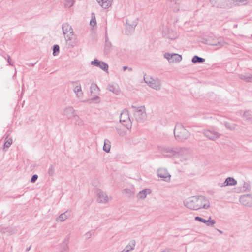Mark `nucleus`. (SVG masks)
<instances>
[{
    "label": "nucleus",
    "instance_id": "obj_1",
    "mask_svg": "<svg viewBox=\"0 0 252 252\" xmlns=\"http://www.w3.org/2000/svg\"><path fill=\"white\" fill-rule=\"evenodd\" d=\"M184 204L187 208L192 210L207 209L210 207L209 201L203 196L189 197L184 201Z\"/></svg>",
    "mask_w": 252,
    "mask_h": 252
},
{
    "label": "nucleus",
    "instance_id": "obj_2",
    "mask_svg": "<svg viewBox=\"0 0 252 252\" xmlns=\"http://www.w3.org/2000/svg\"><path fill=\"white\" fill-rule=\"evenodd\" d=\"M158 150L164 157H171L179 155L186 151L185 149L179 147H171L167 145H158Z\"/></svg>",
    "mask_w": 252,
    "mask_h": 252
},
{
    "label": "nucleus",
    "instance_id": "obj_3",
    "mask_svg": "<svg viewBox=\"0 0 252 252\" xmlns=\"http://www.w3.org/2000/svg\"><path fill=\"white\" fill-rule=\"evenodd\" d=\"M175 138L178 141H184L190 137L189 132L180 123L176 124L174 129Z\"/></svg>",
    "mask_w": 252,
    "mask_h": 252
},
{
    "label": "nucleus",
    "instance_id": "obj_4",
    "mask_svg": "<svg viewBox=\"0 0 252 252\" xmlns=\"http://www.w3.org/2000/svg\"><path fill=\"white\" fill-rule=\"evenodd\" d=\"M64 38L69 46H74L76 43V36L72 27L68 24H64Z\"/></svg>",
    "mask_w": 252,
    "mask_h": 252
},
{
    "label": "nucleus",
    "instance_id": "obj_5",
    "mask_svg": "<svg viewBox=\"0 0 252 252\" xmlns=\"http://www.w3.org/2000/svg\"><path fill=\"white\" fill-rule=\"evenodd\" d=\"M131 108L133 109L132 112L134 118L137 122L139 123L143 122L146 119L147 114L144 106L136 107L132 105Z\"/></svg>",
    "mask_w": 252,
    "mask_h": 252
},
{
    "label": "nucleus",
    "instance_id": "obj_6",
    "mask_svg": "<svg viewBox=\"0 0 252 252\" xmlns=\"http://www.w3.org/2000/svg\"><path fill=\"white\" fill-rule=\"evenodd\" d=\"M144 82L151 88L156 90H160L161 88V81L158 78L146 75L144 77Z\"/></svg>",
    "mask_w": 252,
    "mask_h": 252
},
{
    "label": "nucleus",
    "instance_id": "obj_7",
    "mask_svg": "<svg viewBox=\"0 0 252 252\" xmlns=\"http://www.w3.org/2000/svg\"><path fill=\"white\" fill-rule=\"evenodd\" d=\"M210 3L217 8L227 9L233 6L232 0H210Z\"/></svg>",
    "mask_w": 252,
    "mask_h": 252
},
{
    "label": "nucleus",
    "instance_id": "obj_8",
    "mask_svg": "<svg viewBox=\"0 0 252 252\" xmlns=\"http://www.w3.org/2000/svg\"><path fill=\"white\" fill-rule=\"evenodd\" d=\"M120 122L122 125L126 127V129H129L131 128L132 123L127 111H123L121 113L120 117Z\"/></svg>",
    "mask_w": 252,
    "mask_h": 252
},
{
    "label": "nucleus",
    "instance_id": "obj_9",
    "mask_svg": "<svg viewBox=\"0 0 252 252\" xmlns=\"http://www.w3.org/2000/svg\"><path fill=\"white\" fill-rule=\"evenodd\" d=\"M96 200L99 203L106 204L109 201L110 198L107 194L102 190L96 189L95 190Z\"/></svg>",
    "mask_w": 252,
    "mask_h": 252
},
{
    "label": "nucleus",
    "instance_id": "obj_10",
    "mask_svg": "<svg viewBox=\"0 0 252 252\" xmlns=\"http://www.w3.org/2000/svg\"><path fill=\"white\" fill-rule=\"evenodd\" d=\"M170 9L174 12H178L182 8V0H167Z\"/></svg>",
    "mask_w": 252,
    "mask_h": 252
},
{
    "label": "nucleus",
    "instance_id": "obj_11",
    "mask_svg": "<svg viewBox=\"0 0 252 252\" xmlns=\"http://www.w3.org/2000/svg\"><path fill=\"white\" fill-rule=\"evenodd\" d=\"M164 57L170 63H179L182 60V56L176 53H165Z\"/></svg>",
    "mask_w": 252,
    "mask_h": 252
},
{
    "label": "nucleus",
    "instance_id": "obj_12",
    "mask_svg": "<svg viewBox=\"0 0 252 252\" xmlns=\"http://www.w3.org/2000/svg\"><path fill=\"white\" fill-rule=\"evenodd\" d=\"M91 65L94 66L98 67L104 71L108 72V65L103 61H99L97 59H94V61H91Z\"/></svg>",
    "mask_w": 252,
    "mask_h": 252
},
{
    "label": "nucleus",
    "instance_id": "obj_13",
    "mask_svg": "<svg viewBox=\"0 0 252 252\" xmlns=\"http://www.w3.org/2000/svg\"><path fill=\"white\" fill-rule=\"evenodd\" d=\"M206 44L211 46H216L217 48H220L223 46L226 43L222 39L214 38L211 40H207Z\"/></svg>",
    "mask_w": 252,
    "mask_h": 252
},
{
    "label": "nucleus",
    "instance_id": "obj_14",
    "mask_svg": "<svg viewBox=\"0 0 252 252\" xmlns=\"http://www.w3.org/2000/svg\"><path fill=\"white\" fill-rule=\"evenodd\" d=\"M240 202L243 205L248 207L252 206V195L246 194L242 195L239 198Z\"/></svg>",
    "mask_w": 252,
    "mask_h": 252
},
{
    "label": "nucleus",
    "instance_id": "obj_15",
    "mask_svg": "<svg viewBox=\"0 0 252 252\" xmlns=\"http://www.w3.org/2000/svg\"><path fill=\"white\" fill-rule=\"evenodd\" d=\"M203 133L206 137L212 140H215L216 139L219 138L221 135V134L218 132L210 129L203 130Z\"/></svg>",
    "mask_w": 252,
    "mask_h": 252
},
{
    "label": "nucleus",
    "instance_id": "obj_16",
    "mask_svg": "<svg viewBox=\"0 0 252 252\" xmlns=\"http://www.w3.org/2000/svg\"><path fill=\"white\" fill-rule=\"evenodd\" d=\"M158 176L165 181L168 182L170 180L171 175L165 168H160L157 171Z\"/></svg>",
    "mask_w": 252,
    "mask_h": 252
},
{
    "label": "nucleus",
    "instance_id": "obj_17",
    "mask_svg": "<svg viewBox=\"0 0 252 252\" xmlns=\"http://www.w3.org/2000/svg\"><path fill=\"white\" fill-rule=\"evenodd\" d=\"M194 219L196 221L205 223L206 225L208 226L213 227L214 225L216 223V221L214 220H212L211 216L209 217V219L207 220H205L203 218L199 216L195 217L194 218Z\"/></svg>",
    "mask_w": 252,
    "mask_h": 252
},
{
    "label": "nucleus",
    "instance_id": "obj_18",
    "mask_svg": "<svg viewBox=\"0 0 252 252\" xmlns=\"http://www.w3.org/2000/svg\"><path fill=\"white\" fill-rule=\"evenodd\" d=\"M162 34L164 37L172 40L175 39L177 37V34L174 31L168 28H165L164 30H163Z\"/></svg>",
    "mask_w": 252,
    "mask_h": 252
},
{
    "label": "nucleus",
    "instance_id": "obj_19",
    "mask_svg": "<svg viewBox=\"0 0 252 252\" xmlns=\"http://www.w3.org/2000/svg\"><path fill=\"white\" fill-rule=\"evenodd\" d=\"M151 190L149 189H145L139 191L137 194V197L139 200H144L147 195L151 194Z\"/></svg>",
    "mask_w": 252,
    "mask_h": 252
},
{
    "label": "nucleus",
    "instance_id": "obj_20",
    "mask_svg": "<svg viewBox=\"0 0 252 252\" xmlns=\"http://www.w3.org/2000/svg\"><path fill=\"white\" fill-rule=\"evenodd\" d=\"M99 5L105 9L111 6L113 0H96Z\"/></svg>",
    "mask_w": 252,
    "mask_h": 252
},
{
    "label": "nucleus",
    "instance_id": "obj_21",
    "mask_svg": "<svg viewBox=\"0 0 252 252\" xmlns=\"http://www.w3.org/2000/svg\"><path fill=\"white\" fill-rule=\"evenodd\" d=\"M76 114L75 112V111L73 107H70L68 108H66L64 110V115H66V116L69 118H73Z\"/></svg>",
    "mask_w": 252,
    "mask_h": 252
},
{
    "label": "nucleus",
    "instance_id": "obj_22",
    "mask_svg": "<svg viewBox=\"0 0 252 252\" xmlns=\"http://www.w3.org/2000/svg\"><path fill=\"white\" fill-rule=\"evenodd\" d=\"M107 89L115 94H118L120 92V88L118 85L114 84H109L108 85Z\"/></svg>",
    "mask_w": 252,
    "mask_h": 252
},
{
    "label": "nucleus",
    "instance_id": "obj_23",
    "mask_svg": "<svg viewBox=\"0 0 252 252\" xmlns=\"http://www.w3.org/2000/svg\"><path fill=\"white\" fill-rule=\"evenodd\" d=\"M237 181L233 177H228L225 179V181L224 182V184H225V185H226V186H235L237 184Z\"/></svg>",
    "mask_w": 252,
    "mask_h": 252
},
{
    "label": "nucleus",
    "instance_id": "obj_24",
    "mask_svg": "<svg viewBox=\"0 0 252 252\" xmlns=\"http://www.w3.org/2000/svg\"><path fill=\"white\" fill-rule=\"evenodd\" d=\"M2 232L4 233H7L9 235H12L17 232V230L16 227H9L2 229Z\"/></svg>",
    "mask_w": 252,
    "mask_h": 252
},
{
    "label": "nucleus",
    "instance_id": "obj_25",
    "mask_svg": "<svg viewBox=\"0 0 252 252\" xmlns=\"http://www.w3.org/2000/svg\"><path fill=\"white\" fill-rule=\"evenodd\" d=\"M135 246V241L132 240L129 242L128 245H127L124 248V251L126 252H129V251L133 250Z\"/></svg>",
    "mask_w": 252,
    "mask_h": 252
},
{
    "label": "nucleus",
    "instance_id": "obj_26",
    "mask_svg": "<svg viewBox=\"0 0 252 252\" xmlns=\"http://www.w3.org/2000/svg\"><path fill=\"white\" fill-rule=\"evenodd\" d=\"M112 44L111 42L108 40L107 36L105 37V51L107 53H109L112 48Z\"/></svg>",
    "mask_w": 252,
    "mask_h": 252
},
{
    "label": "nucleus",
    "instance_id": "obj_27",
    "mask_svg": "<svg viewBox=\"0 0 252 252\" xmlns=\"http://www.w3.org/2000/svg\"><path fill=\"white\" fill-rule=\"evenodd\" d=\"M74 92L76 94L78 97H81L82 96L83 93L81 90V86L80 85L76 86L74 89Z\"/></svg>",
    "mask_w": 252,
    "mask_h": 252
},
{
    "label": "nucleus",
    "instance_id": "obj_28",
    "mask_svg": "<svg viewBox=\"0 0 252 252\" xmlns=\"http://www.w3.org/2000/svg\"><path fill=\"white\" fill-rule=\"evenodd\" d=\"M111 145H110V142L108 139H105L104 142V145H103V150L105 151L107 153L109 152L110 150Z\"/></svg>",
    "mask_w": 252,
    "mask_h": 252
},
{
    "label": "nucleus",
    "instance_id": "obj_29",
    "mask_svg": "<svg viewBox=\"0 0 252 252\" xmlns=\"http://www.w3.org/2000/svg\"><path fill=\"white\" fill-rule=\"evenodd\" d=\"M193 63H201L205 62V59L197 55L194 56L191 60Z\"/></svg>",
    "mask_w": 252,
    "mask_h": 252
},
{
    "label": "nucleus",
    "instance_id": "obj_30",
    "mask_svg": "<svg viewBox=\"0 0 252 252\" xmlns=\"http://www.w3.org/2000/svg\"><path fill=\"white\" fill-rule=\"evenodd\" d=\"M242 188V191L244 192L249 191L251 188L249 182H244Z\"/></svg>",
    "mask_w": 252,
    "mask_h": 252
},
{
    "label": "nucleus",
    "instance_id": "obj_31",
    "mask_svg": "<svg viewBox=\"0 0 252 252\" xmlns=\"http://www.w3.org/2000/svg\"><path fill=\"white\" fill-rule=\"evenodd\" d=\"M75 2V0H64V7L65 8H70L73 6Z\"/></svg>",
    "mask_w": 252,
    "mask_h": 252
},
{
    "label": "nucleus",
    "instance_id": "obj_32",
    "mask_svg": "<svg viewBox=\"0 0 252 252\" xmlns=\"http://www.w3.org/2000/svg\"><path fill=\"white\" fill-rule=\"evenodd\" d=\"M74 121V123L76 125L82 126L83 125V122L82 120L77 115L73 118Z\"/></svg>",
    "mask_w": 252,
    "mask_h": 252
},
{
    "label": "nucleus",
    "instance_id": "obj_33",
    "mask_svg": "<svg viewBox=\"0 0 252 252\" xmlns=\"http://www.w3.org/2000/svg\"><path fill=\"white\" fill-rule=\"evenodd\" d=\"M224 125H225V127L230 130H234L236 128V125L234 124H231L228 122H224Z\"/></svg>",
    "mask_w": 252,
    "mask_h": 252
},
{
    "label": "nucleus",
    "instance_id": "obj_34",
    "mask_svg": "<svg viewBox=\"0 0 252 252\" xmlns=\"http://www.w3.org/2000/svg\"><path fill=\"white\" fill-rule=\"evenodd\" d=\"M116 129H117V131L118 133L121 136H124L126 134V131L127 130L126 129H123V128H121V127H118V126L117 127Z\"/></svg>",
    "mask_w": 252,
    "mask_h": 252
},
{
    "label": "nucleus",
    "instance_id": "obj_35",
    "mask_svg": "<svg viewBox=\"0 0 252 252\" xmlns=\"http://www.w3.org/2000/svg\"><path fill=\"white\" fill-rule=\"evenodd\" d=\"M243 117L247 120H252V114L249 111H245Z\"/></svg>",
    "mask_w": 252,
    "mask_h": 252
},
{
    "label": "nucleus",
    "instance_id": "obj_36",
    "mask_svg": "<svg viewBox=\"0 0 252 252\" xmlns=\"http://www.w3.org/2000/svg\"><path fill=\"white\" fill-rule=\"evenodd\" d=\"M60 47L58 45H54L53 47V55L54 56H57L59 54Z\"/></svg>",
    "mask_w": 252,
    "mask_h": 252
},
{
    "label": "nucleus",
    "instance_id": "obj_37",
    "mask_svg": "<svg viewBox=\"0 0 252 252\" xmlns=\"http://www.w3.org/2000/svg\"><path fill=\"white\" fill-rule=\"evenodd\" d=\"M6 141L4 144V148H8L12 143V139L11 138H7V137L5 139Z\"/></svg>",
    "mask_w": 252,
    "mask_h": 252
},
{
    "label": "nucleus",
    "instance_id": "obj_38",
    "mask_svg": "<svg viewBox=\"0 0 252 252\" xmlns=\"http://www.w3.org/2000/svg\"><path fill=\"white\" fill-rule=\"evenodd\" d=\"M96 24L95 14L94 13H92L91 14V20L90 22V24L91 26L94 27Z\"/></svg>",
    "mask_w": 252,
    "mask_h": 252
},
{
    "label": "nucleus",
    "instance_id": "obj_39",
    "mask_svg": "<svg viewBox=\"0 0 252 252\" xmlns=\"http://www.w3.org/2000/svg\"><path fill=\"white\" fill-rule=\"evenodd\" d=\"M251 75L246 76L243 75H241L240 77L241 79L248 82H252V78L251 77Z\"/></svg>",
    "mask_w": 252,
    "mask_h": 252
},
{
    "label": "nucleus",
    "instance_id": "obj_40",
    "mask_svg": "<svg viewBox=\"0 0 252 252\" xmlns=\"http://www.w3.org/2000/svg\"><path fill=\"white\" fill-rule=\"evenodd\" d=\"M248 0H232V5H238L240 4H244Z\"/></svg>",
    "mask_w": 252,
    "mask_h": 252
},
{
    "label": "nucleus",
    "instance_id": "obj_41",
    "mask_svg": "<svg viewBox=\"0 0 252 252\" xmlns=\"http://www.w3.org/2000/svg\"><path fill=\"white\" fill-rule=\"evenodd\" d=\"M55 172V168L53 165H50L48 169V174L50 176H52Z\"/></svg>",
    "mask_w": 252,
    "mask_h": 252
},
{
    "label": "nucleus",
    "instance_id": "obj_42",
    "mask_svg": "<svg viewBox=\"0 0 252 252\" xmlns=\"http://www.w3.org/2000/svg\"><path fill=\"white\" fill-rule=\"evenodd\" d=\"M93 101H95L96 103H99V102H100L99 97L98 96H96L94 97L93 98H92V99L88 100V101L90 103H92V102Z\"/></svg>",
    "mask_w": 252,
    "mask_h": 252
},
{
    "label": "nucleus",
    "instance_id": "obj_43",
    "mask_svg": "<svg viewBox=\"0 0 252 252\" xmlns=\"http://www.w3.org/2000/svg\"><path fill=\"white\" fill-rule=\"evenodd\" d=\"M92 232L91 231H89L85 234L84 238L86 240H87L90 238L92 237Z\"/></svg>",
    "mask_w": 252,
    "mask_h": 252
},
{
    "label": "nucleus",
    "instance_id": "obj_44",
    "mask_svg": "<svg viewBox=\"0 0 252 252\" xmlns=\"http://www.w3.org/2000/svg\"><path fill=\"white\" fill-rule=\"evenodd\" d=\"M71 215V212L66 211L64 212V220L68 218Z\"/></svg>",
    "mask_w": 252,
    "mask_h": 252
},
{
    "label": "nucleus",
    "instance_id": "obj_45",
    "mask_svg": "<svg viewBox=\"0 0 252 252\" xmlns=\"http://www.w3.org/2000/svg\"><path fill=\"white\" fill-rule=\"evenodd\" d=\"M38 178V175L36 174L33 175L31 180L32 183H34Z\"/></svg>",
    "mask_w": 252,
    "mask_h": 252
},
{
    "label": "nucleus",
    "instance_id": "obj_46",
    "mask_svg": "<svg viewBox=\"0 0 252 252\" xmlns=\"http://www.w3.org/2000/svg\"><path fill=\"white\" fill-rule=\"evenodd\" d=\"M7 60L8 63V64L9 65L13 66V63L11 61V59H10V56H8L7 57Z\"/></svg>",
    "mask_w": 252,
    "mask_h": 252
},
{
    "label": "nucleus",
    "instance_id": "obj_47",
    "mask_svg": "<svg viewBox=\"0 0 252 252\" xmlns=\"http://www.w3.org/2000/svg\"><path fill=\"white\" fill-rule=\"evenodd\" d=\"M63 214H61L59 217L57 218V221H63Z\"/></svg>",
    "mask_w": 252,
    "mask_h": 252
},
{
    "label": "nucleus",
    "instance_id": "obj_48",
    "mask_svg": "<svg viewBox=\"0 0 252 252\" xmlns=\"http://www.w3.org/2000/svg\"><path fill=\"white\" fill-rule=\"evenodd\" d=\"M123 69L124 71H125L127 69H128V70L130 71H131L132 70V68H128L127 66H124L123 67Z\"/></svg>",
    "mask_w": 252,
    "mask_h": 252
},
{
    "label": "nucleus",
    "instance_id": "obj_49",
    "mask_svg": "<svg viewBox=\"0 0 252 252\" xmlns=\"http://www.w3.org/2000/svg\"><path fill=\"white\" fill-rule=\"evenodd\" d=\"M218 186L220 187H224L226 186V185H225V184H224V182L221 183H219Z\"/></svg>",
    "mask_w": 252,
    "mask_h": 252
},
{
    "label": "nucleus",
    "instance_id": "obj_50",
    "mask_svg": "<svg viewBox=\"0 0 252 252\" xmlns=\"http://www.w3.org/2000/svg\"><path fill=\"white\" fill-rule=\"evenodd\" d=\"M124 191L126 193H130L131 191L128 189H125L124 190Z\"/></svg>",
    "mask_w": 252,
    "mask_h": 252
},
{
    "label": "nucleus",
    "instance_id": "obj_51",
    "mask_svg": "<svg viewBox=\"0 0 252 252\" xmlns=\"http://www.w3.org/2000/svg\"><path fill=\"white\" fill-rule=\"evenodd\" d=\"M69 247L68 246H66L65 247L64 246V252L66 251H68Z\"/></svg>",
    "mask_w": 252,
    "mask_h": 252
},
{
    "label": "nucleus",
    "instance_id": "obj_52",
    "mask_svg": "<svg viewBox=\"0 0 252 252\" xmlns=\"http://www.w3.org/2000/svg\"><path fill=\"white\" fill-rule=\"evenodd\" d=\"M219 232L220 233H222V232L220 230H219Z\"/></svg>",
    "mask_w": 252,
    "mask_h": 252
},
{
    "label": "nucleus",
    "instance_id": "obj_53",
    "mask_svg": "<svg viewBox=\"0 0 252 252\" xmlns=\"http://www.w3.org/2000/svg\"><path fill=\"white\" fill-rule=\"evenodd\" d=\"M1 56H2L4 58V59H6V57H5L4 56H3V55H1Z\"/></svg>",
    "mask_w": 252,
    "mask_h": 252
},
{
    "label": "nucleus",
    "instance_id": "obj_54",
    "mask_svg": "<svg viewBox=\"0 0 252 252\" xmlns=\"http://www.w3.org/2000/svg\"><path fill=\"white\" fill-rule=\"evenodd\" d=\"M34 63H31L30 65H34Z\"/></svg>",
    "mask_w": 252,
    "mask_h": 252
},
{
    "label": "nucleus",
    "instance_id": "obj_55",
    "mask_svg": "<svg viewBox=\"0 0 252 252\" xmlns=\"http://www.w3.org/2000/svg\"><path fill=\"white\" fill-rule=\"evenodd\" d=\"M68 239H69V237L66 236V239H67V240H68Z\"/></svg>",
    "mask_w": 252,
    "mask_h": 252
},
{
    "label": "nucleus",
    "instance_id": "obj_56",
    "mask_svg": "<svg viewBox=\"0 0 252 252\" xmlns=\"http://www.w3.org/2000/svg\"><path fill=\"white\" fill-rule=\"evenodd\" d=\"M62 29L63 30V25L62 26Z\"/></svg>",
    "mask_w": 252,
    "mask_h": 252
}]
</instances>
